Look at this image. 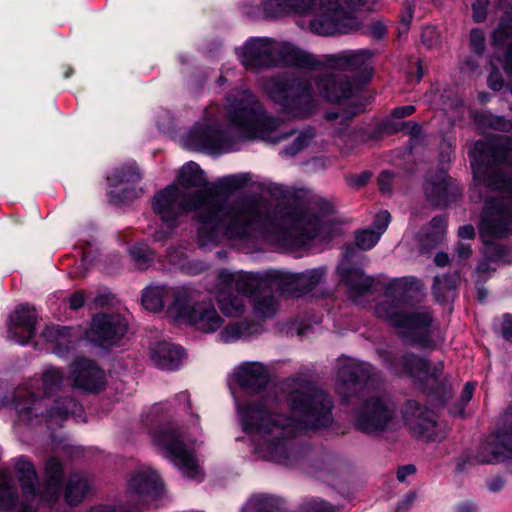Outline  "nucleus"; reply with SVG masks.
<instances>
[{"label":"nucleus","instance_id":"obj_1","mask_svg":"<svg viewBox=\"0 0 512 512\" xmlns=\"http://www.w3.org/2000/svg\"><path fill=\"white\" fill-rule=\"evenodd\" d=\"M153 210L168 226L188 212H194L200 226L198 240L202 247L214 246L223 239L246 240L257 234L273 233L285 243L306 245L322 233H329L333 222V205L317 199L308 209L271 205L262 199L248 198L223 205L211 189L185 194L176 184L158 191L152 200Z\"/></svg>","mask_w":512,"mask_h":512},{"label":"nucleus","instance_id":"obj_2","mask_svg":"<svg viewBox=\"0 0 512 512\" xmlns=\"http://www.w3.org/2000/svg\"><path fill=\"white\" fill-rule=\"evenodd\" d=\"M289 387L287 401L293 416L282 411V396L277 388L241 407L239 416L244 431L255 434L253 450L260 458L292 467L306 452L296 443L295 436L328 427L333 422V401L307 380L293 379Z\"/></svg>","mask_w":512,"mask_h":512},{"label":"nucleus","instance_id":"obj_3","mask_svg":"<svg viewBox=\"0 0 512 512\" xmlns=\"http://www.w3.org/2000/svg\"><path fill=\"white\" fill-rule=\"evenodd\" d=\"M475 187L471 197L481 199L477 189L483 186L493 193L485 203L480 231L483 234L502 237L512 234V141L508 137L478 140L470 151Z\"/></svg>","mask_w":512,"mask_h":512},{"label":"nucleus","instance_id":"obj_4","mask_svg":"<svg viewBox=\"0 0 512 512\" xmlns=\"http://www.w3.org/2000/svg\"><path fill=\"white\" fill-rule=\"evenodd\" d=\"M370 366L355 359L339 360L336 378V391L343 400L353 396L362 399L354 410V426L365 434H378L392 430L396 426V407L384 393H370Z\"/></svg>","mask_w":512,"mask_h":512},{"label":"nucleus","instance_id":"obj_5","mask_svg":"<svg viewBox=\"0 0 512 512\" xmlns=\"http://www.w3.org/2000/svg\"><path fill=\"white\" fill-rule=\"evenodd\" d=\"M63 381L60 369L47 366L40 377L17 387L11 397L3 401V405H11L19 419L29 424L45 420L62 421L81 411V407L71 398L51 399L60 390Z\"/></svg>","mask_w":512,"mask_h":512},{"label":"nucleus","instance_id":"obj_6","mask_svg":"<svg viewBox=\"0 0 512 512\" xmlns=\"http://www.w3.org/2000/svg\"><path fill=\"white\" fill-rule=\"evenodd\" d=\"M407 278L394 281L387 289V298L375 307L377 317L399 330L403 337L421 348L437 345L438 331L431 326L432 316L427 308H411Z\"/></svg>","mask_w":512,"mask_h":512},{"label":"nucleus","instance_id":"obj_7","mask_svg":"<svg viewBox=\"0 0 512 512\" xmlns=\"http://www.w3.org/2000/svg\"><path fill=\"white\" fill-rule=\"evenodd\" d=\"M225 117L243 137L277 143L294 133L284 122L267 115L256 97L247 90H233L226 97Z\"/></svg>","mask_w":512,"mask_h":512},{"label":"nucleus","instance_id":"obj_8","mask_svg":"<svg viewBox=\"0 0 512 512\" xmlns=\"http://www.w3.org/2000/svg\"><path fill=\"white\" fill-rule=\"evenodd\" d=\"M23 500L17 512H36L41 504H53L60 495L63 467L56 458H49L44 466L45 483L40 486L33 463L25 456L13 459Z\"/></svg>","mask_w":512,"mask_h":512},{"label":"nucleus","instance_id":"obj_9","mask_svg":"<svg viewBox=\"0 0 512 512\" xmlns=\"http://www.w3.org/2000/svg\"><path fill=\"white\" fill-rule=\"evenodd\" d=\"M242 65L248 70L289 65L312 69L319 61L316 56L291 43L278 42L271 38H251L237 50Z\"/></svg>","mask_w":512,"mask_h":512},{"label":"nucleus","instance_id":"obj_10","mask_svg":"<svg viewBox=\"0 0 512 512\" xmlns=\"http://www.w3.org/2000/svg\"><path fill=\"white\" fill-rule=\"evenodd\" d=\"M264 89L288 117L305 118L317 107V98L308 80L272 77L265 82Z\"/></svg>","mask_w":512,"mask_h":512},{"label":"nucleus","instance_id":"obj_11","mask_svg":"<svg viewBox=\"0 0 512 512\" xmlns=\"http://www.w3.org/2000/svg\"><path fill=\"white\" fill-rule=\"evenodd\" d=\"M370 0H345V8L339 0H321L319 12L310 22V29L324 36L356 31L360 23L352 16L358 10H372Z\"/></svg>","mask_w":512,"mask_h":512},{"label":"nucleus","instance_id":"obj_12","mask_svg":"<svg viewBox=\"0 0 512 512\" xmlns=\"http://www.w3.org/2000/svg\"><path fill=\"white\" fill-rule=\"evenodd\" d=\"M153 443L184 476L197 480L202 478L194 441L186 433L174 427L163 428L153 434Z\"/></svg>","mask_w":512,"mask_h":512},{"label":"nucleus","instance_id":"obj_13","mask_svg":"<svg viewBox=\"0 0 512 512\" xmlns=\"http://www.w3.org/2000/svg\"><path fill=\"white\" fill-rule=\"evenodd\" d=\"M217 107L206 109L204 117L184 137V145L196 151L208 153H228L236 150L237 139L227 131L218 128Z\"/></svg>","mask_w":512,"mask_h":512},{"label":"nucleus","instance_id":"obj_14","mask_svg":"<svg viewBox=\"0 0 512 512\" xmlns=\"http://www.w3.org/2000/svg\"><path fill=\"white\" fill-rule=\"evenodd\" d=\"M175 321L189 324L202 333H213L221 328L224 319L215 307L211 298L196 299L194 292L188 289V296L179 308H172Z\"/></svg>","mask_w":512,"mask_h":512},{"label":"nucleus","instance_id":"obj_15","mask_svg":"<svg viewBox=\"0 0 512 512\" xmlns=\"http://www.w3.org/2000/svg\"><path fill=\"white\" fill-rule=\"evenodd\" d=\"M436 415L422 408L415 401H408L403 411V419L413 434L426 441H440L446 436V429L439 424Z\"/></svg>","mask_w":512,"mask_h":512},{"label":"nucleus","instance_id":"obj_16","mask_svg":"<svg viewBox=\"0 0 512 512\" xmlns=\"http://www.w3.org/2000/svg\"><path fill=\"white\" fill-rule=\"evenodd\" d=\"M373 53L368 49L347 50L336 54L326 55L313 69L324 66L330 70L355 72L363 79L372 76Z\"/></svg>","mask_w":512,"mask_h":512},{"label":"nucleus","instance_id":"obj_17","mask_svg":"<svg viewBox=\"0 0 512 512\" xmlns=\"http://www.w3.org/2000/svg\"><path fill=\"white\" fill-rule=\"evenodd\" d=\"M272 271L260 274L253 272L232 273L221 270L218 273L217 281L220 286L235 289L242 297L254 296L266 287L277 289V280L270 276Z\"/></svg>","mask_w":512,"mask_h":512},{"label":"nucleus","instance_id":"obj_18","mask_svg":"<svg viewBox=\"0 0 512 512\" xmlns=\"http://www.w3.org/2000/svg\"><path fill=\"white\" fill-rule=\"evenodd\" d=\"M387 365L393 373L407 375L414 381L425 385L435 382L443 371L442 362L430 367L425 359L414 354H405Z\"/></svg>","mask_w":512,"mask_h":512},{"label":"nucleus","instance_id":"obj_19","mask_svg":"<svg viewBox=\"0 0 512 512\" xmlns=\"http://www.w3.org/2000/svg\"><path fill=\"white\" fill-rule=\"evenodd\" d=\"M127 331V322L119 314L96 315L86 333L88 340L100 346H110L118 342Z\"/></svg>","mask_w":512,"mask_h":512},{"label":"nucleus","instance_id":"obj_20","mask_svg":"<svg viewBox=\"0 0 512 512\" xmlns=\"http://www.w3.org/2000/svg\"><path fill=\"white\" fill-rule=\"evenodd\" d=\"M188 296L186 287L149 286L142 294V304L145 309L157 312L167 304L168 316L175 319L172 308H179Z\"/></svg>","mask_w":512,"mask_h":512},{"label":"nucleus","instance_id":"obj_21","mask_svg":"<svg viewBox=\"0 0 512 512\" xmlns=\"http://www.w3.org/2000/svg\"><path fill=\"white\" fill-rule=\"evenodd\" d=\"M323 268L307 270L302 273L274 270L270 274L277 280V289L299 296L313 290L323 279Z\"/></svg>","mask_w":512,"mask_h":512},{"label":"nucleus","instance_id":"obj_22","mask_svg":"<svg viewBox=\"0 0 512 512\" xmlns=\"http://www.w3.org/2000/svg\"><path fill=\"white\" fill-rule=\"evenodd\" d=\"M479 463H512V428L490 435L476 454Z\"/></svg>","mask_w":512,"mask_h":512},{"label":"nucleus","instance_id":"obj_23","mask_svg":"<svg viewBox=\"0 0 512 512\" xmlns=\"http://www.w3.org/2000/svg\"><path fill=\"white\" fill-rule=\"evenodd\" d=\"M323 73L315 80L318 94L330 102H340L352 96L354 84L343 73L338 70H330Z\"/></svg>","mask_w":512,"mask_h":512},{"label":"nucleus","instance_id":"obj_24","mask_svg":"<svg viewBox=\"0 0 512 512\" xmlns=\"http://www.w3.org/2000/svg\"><path fill=\"white\" fill-rule=\"evenodd\" d=\"M128 493L137 501L158 497L163 490V483L156 471L141 466L130 476L127 485Z\"/></svg>","mask_w":512,"mask_h":512},{"label":"nucleus","instance_id":"obj_25","mask_svg":"<svg viewBox=\"0 0 512 512\" xmlns=\"http://www.w3.org/2000/svg\"><path fill=\"white\" fill-rule=\"evenodd\" d=\"M231 377L244 391L255 394L266 387L270 375L263 363L253 361L238 365Z\"/></svg>","mask_w":512,"mask_h":512},{"label":"nucleus","instance_id":"obj_26","mask_svg":"<svg viewBox=\"0 0 512 512\" xmlns=\"http://www.w3.org/2000/svg\"><path fill=\"white\" fill-rule=\"evenodd\" d=\"M424 191L428 200L438 207L448 206L460 194L458 185L443 170L428 177Z\"/></svg>","mask_w":512,"mask_h":512},{"label":"nucleus","instance_id":"obj_27","mask_svg":"<svg viewBox=\"0 0 512 512\" xmlns=\"http://www.w3.org/2000/svg\"><path fill=\"white\" fill-rule=\"evenodd\" d=\"M141 179V173L139 172L137 166L135 164H129L125 167L115 169L108 177L107 180L110 184V186L117 188L120 185L124 184H134L139 182ZM142 192L141 189H137L135 187L131 188H124L123 190H111L110 191V197L111 200L118 204L123 203L126 201H130L134 198H137L140 193Z\"/></svg>","mask_w":512,"mask_h":512},{"label":"nucleus","instance_id":"obj_28","mask_svg":"<svg viewBox=\"0 0 512 512\" xmlns=\"http://www.w3.org/2000/svg\"><path fill=\"white\" fill-rule=\"evenodd\" d=\"M36 314L33 308L26 304L19 305L9 316L8 338L25 345L34 335Z\"/></svg>","mask_w":512,"mask_h":512},{"label":"nucleus","instance_id":"obj_29","mask_svg":"<svg viewBox=\"0 0 512 512\" xmlns=\"http://www.w3.org/2000/svg\"><path fill=\"white\" fill-rule=\"evenodd\" d=\"M74 385L86 391H98L105 383L103 371L91 360L77 358L71 366Z\"/></svg>","mask_w":512,"mask_h":512},{"label":"nucleus","instance_id":"obj_30","mask_svg":"<svg viewBox=\"0 0 512 512\" xmlns=\"http://www.w3.org/2000/svg\"><path fill=\"white\" fill-rule=\"evenodd\" d=\"M42 336L49 344L52 353L59 357L66 356L80 339L78 330L60 326L47 327Z\"/></svg>","mask_w":512,"mask_h":512},{"label":"nucleus","instance_id":"obj_31","mask_svg":"<svg viewBox=\"0 0 512 512\" xmlns=\"http://www.w3.org/2000/svg\"><path fill=\"white\" fill-rule=\"evenodd\" d=\"M184 356V351L180 346L169 342H158L150 347L152 363L163 370L177 369Z\"/></svg>","mask_w":512,"mask_h":512},{"label":"nucleus","instance_id":"obj_32","mask_svg":"<svg viewBox=\"0 0 512 512\" xmlns=\"http://www.w3.org/2000/svg\"><path fill=\"white\" fill-rule=\"evenodd\" d=\"M214 294L221 313L226 317L236 318L245 314L247 305L244 297L235 294L232 289L220 286L217 281Z\"/></svg>","mask_w":512,"mask_h":512},{"label":"nucleus","instance_id":"obj_33","mask_svg":"<svg viewBox=\"0 0 512 512\" xmlns=\"http://www.w3.org/2000/svg\"><path fill=\"white\" fill-rule=\"evenodd\" d=\"M338 273L354 299L367 293L374 283L373 279L365 275L362 270L346 269L343 264L338 267Z\"/></svg>","mask_w":512,"mask_h":512},{"label":"nucleus","instance_id":"obj_34","mask_svg":"<svg viewBox=\"0 0 512 512\" xmlns=\"http://www.w3.org/2000/svg\"><path fill=\"white\" fill-rule=\"evenodd\" d=\"M316 0H262L265 13L278 17L287 13L305 14L309 12Z\"/></svg>","mask_w":512,"mask_h":512},{"label":"nucleus","instance_id":"obj_35","mask_svg":"<svg viewBox=\"0 0 512 512\" xmlns=\"http://www.w3.org/2000/svg\"><path fill=\"white\" fill-rule=\"evenodd\" d=\"M176 182L182 190L183 188H202L210 189L206 187L207 181L204 172L200 169L199 165L195 162H188L181 167L179 170ZM213 191V189L211 188Z\"/></svg>","mask_w":512,"mask_h":512},{"label":"nucleus","instance_id":"obj_36","mask_svg":"<svg viewBox=\"0 0 512 512\" xmlns=\"http://www.w3.org/2000/svg\"><path fill=\"white\" fill-rule=\"evenodd\" d=\"M251 304L254 316L261 320L274 317L279 308L276 298L271 293H265L264 289L253 296Z\"/></svg>","mask_w":512,"mask_h":512},{"label":"nucleus","instance_id":"obj_37","mask_svg":"<svg viewBox=\"0 0 512 512\" xmlns=\"http://www.w3.org/2000/svg\"><path fill=\"white\" fill-rule=\"evenodd\" d=\"M282 501L274 496L257 494L253 495L242 508V512H277Z\"/></svg>","mask_w":512,"mask_h":512},{"label":"nucleus","instance_id":"obj_38","mask_svg":"<svg viewBox=\"0 0 512 512\" xmlns=\"http://www.w3.org/2000/svg\"><path fill=\"white\" fill-rule=\"evenodd\" d=\"M501 6L505 7V15L492 33V44L495 47L503 45L512 36V0H502Z\"/></svg>","mask_w":512,"mask_h":512},{"label":"nucleus","instance_id":"obj_39","mask_svg":"<svg viewBox=\"0 0 512 512\" xmlns=\"http://www.w3.org/2000/svg\"><path fill=\"white\" fill-rule=\"evenodd\" d=\"M88 490L87 478L82 474H73L70 476L66 486V501L71 505L78 504L83 500Z\"/></svg>","mask_w":512,"mask_h":512},{"label":"nucleus","instance_id":"obj_40","mask_svg":"<svg viewBox=\"0 0 512 512\" xmlns=\"http://www.w3.org/2000/svg\"><path fill=\"white\" fill-rule=\"evenodd\" d=\"M17 488L14 478L6 471L0 470V508L16 507Z\"/></svg>","mask_w":512,"mask_h":512},{"label":"nucleus","instance_id":"obj_41","mask_svg":"<svg viewBox=\"0 0 512 512\" xmlns=\"http://www.w3.org/2000/svg\"><path fill=\"white\" fill-rule=\"evenodd\" d=\"M258 330V327L246 322H230L220 332L219 337L223 342H234L249 337Z\"/></svg>","mask_w":512,"mask_h":512},{"label":"nucleus","instance_id":"obj_42","mask_svg":"<svg viewBox=\"0 0 512 512\" xmlns=\"http://www.w3.org/2000/svg\"><path fill=\"white\" fill-rule=\"evenodd\" d=\"M447 223L443 217H435L430 223L424 228L421 240L426 245H435L441 241L446 233Z\"/></svg>","mask_w":512,"mask_h":512},{"label":"nucleus","instance_id":"obj_43","mask_svg":"<svg viewBox=\"0 0 512 512\" xmlns=\"http://www.w3.org/2000/svg\"><path fill=\"white\" fill-rule=\"evenodd\" d=\"M458 282L459 276L457 274L436 276L433 285V293L435 297L438 300L447 299L457 288Z\"/></svg>","mask_w":512,"mask_h":512},{"label":"nucleus","instance_id":"obj_44","mask_svg":"<svg viewBox=\"0 0 512 512\" xmlns=\"http://www.w3.org/2000/svg\"><path fill=\"white\" fill-rule=\"evenodd\" d=\"M485 256L494 263H512V248L501 244H486Z\"/></svg>","mask_w":512,"mask_h":512},{"label":"nucleus","instance_id":"obj_45","mask_svg":"<svg viewBox=\"0 0 512 512\" xmlns=\"http://www.w3.org/2000/svg\"><path fill=\"white\" fill-rule=\"evenodd\" d=\"M314 138V132L312 129H307L300 132L294 140L292 146L285 147L283 153L289 156H293L305 147H307Z\"/></svg>","mask_w":512,"mask_h":512},{"label":"nucleus","instance_id":"obj_46","mask_svg":"<svg viewBox=\"0 0 512 512\" xmlns=\"http://www.w3.org/2000/svg\"><path fill=\"white\" fill-rule=\"evenodd\" d=\"M379 239H380L379 234H376V232L374 230L365 229V230L359 231L356 234L355 242H356V245L358 248H360L362 250H369L377 244Z\"/></svg>","mask_w":512,"mask_h":512},{"label":"nucleus","instance_id":"obj_47","mask_svg":"<svg viewBox=\"0 0 512 512\" xmlns=\"http://www.w3.org/2000/svg\"><path fill=\"white\" fill-rule=\"evenodd\" d=\"M480 123L490 126L491 128L499 131H511L512 122L505 120L503 117L483 114Z\"/></svg>","mask_w":512,"mask_h":512},{"label":"nucleus","instance_id":"obj_48","mask_svg":"<svg viewBox=\"0 0 512 512\" xmlns=\"http://www.w3.org/2000/svg\"><path fill=\"white\" fill-rule=\"evenodd\" d=\"M492 264H494V261L489 260L487 256L485 260L478 264L475 272L476 285L487 280L496 271V266Z\"/></svg>","mask_w":512,"mask_h":512},{"label":"nucleus","instance_id":"obj_49","mask_svg":"<svg viewBox=\"0 0 512 512\" xmlns=\"http://www.w3.org/2000/svg\"><path fill=\"white\" fill-rule=\"evenodd\" d=\"M470 46L475 54L482 55L485 51V33L479 28H474L470 32Z\"/></svg>","mask_w":512,"mask_h":512},{"label":"nucleus","instance_id":"obj_50","mask_svg":"<svg viewBox=\"0 0 512 512\" xmlns=\"http://www.w3.org/2000/svg\"><path fill=\"white\" fill-rule=\"evenodd\" d=\"M421 40L422 43L429 48L436 47L440 43V33L434 27H425L421 34Z\"/></svg>","mask_w":512,"mask_h":512},{"label":"nucleus","instance_id":"obj_51","mask_svg":"<svg viewBox=\"0 0 512 512\" xmlns=\"http://www.w3.org/2000/svg\"><path fill=\"white\" fill-rule=\"evenodd\" d=\"M390 221V213L388 211H380L375 217L372 230L381 237V235L386 231Z\"/></svg>","mask_w":512,"mask_h":512},{"label":"nucleus","instance_id":"obj_52","mask_svg":"<svg viewBox=\"0 0 512 512\" xmlns=\"http://www.w3.org/2000/svg\"><path fill=\"white\" fill-rule=\"evenodd\" d=\"M130 255L136 262H146L151 259V252L143 243L134 245L130 249Z\"/></svg>","mask_w":512,"mask_h":512},{"label":"nucleus","instance_id":"obj_53","mask_svg":"<svg viewBox=\"0 0 512 512\" xmlns=\"http://www.w3.org/2000/svg\"><path fill=\"white\" fill-rule=\"evenodd\" d=\"M305 512H336L335 508L323 500H311L304 505Z\"/></svg>","mask_w":512,"mask_h":512},{"label":"nucleus","instance_id":"obj_54","mask_svg":"<svg viewBox=\"0 0 512 512\" xmlns=\"http://www.w3.org/2000/svg\"><path fill=\"white\" fill-rule=\"evenodd\" d=\"M489 0H476L472 4L473 20L475 22H483L487 15V6Z\"/></svg>","mask_w":512,"mask_h":512},{"label":"nucleus","instance_id":"obj_55","mask_svg":"<svg viewBox=\"0 0 512 512\" xmlns=\"http://www.w3.org/2000/svg\"><path fill=\"white\" fill-rule=\"evenodd\" d=\"M251 180L250 174L233 175L227 178V184L232 188H241Z\"/></svg>","mask_w":512,"mask_h":512},{"label":"nucleus","instance_id":"obj_56","mask_svg":"<svg viewBox=\"0 0 512 512\" xmlns=\"http://www.w3.org/2000/svg\"><path fill=\"white\" fill-rule=\"evenodd\" d=\"M413 18V11L410 5L405 7L404 12L401 15V26L399 28L401 33H406L409 29L410 22Z\"/></svg>","mask_w":512,"mask_h":512},{"label":"nucleus","instance_id":"obj_57","mask_svg":"<svg viewBox=\"0 0 512 512\" xmlns=\"http://www.w3.org/2000/svg\"><path fill=\"white\" fill-rule=\"evenodd\" d=\"M456 256L459 260H466L472 255L471 246L467 243H458L455 249Z\"/></svg>","mask_w":512,"mask_h":512},{"label":"nucleus","instance_id":"obj_58","mask_svg":"<svg viewBox=\"0 0 512 512\" xmlns=\"http://www.w3.org/2000/svg\"><path fill=\"white\" fill-rule=\"evenodd\" d=\"M392 174L388 171H384L379 175L378 184L383 192H389L391 190Z\"/></svg>","mask_w":512,"mask_h":512},{"label":"nucleus","instance_id":"obj_59","mask_svg":"<svg viewBox=\"0 0 512 512\" xmlns=\"http://www.w3.org/2000/svg\"><path fill=\"white\" fill-rule=\"evenodd\" d=\"M69 307L72 310H77L84 305V296L81 292H75L68 299Z\"/></svg>","mask_w":512,"mask_h":512},{"label":"nucleus","instance_id":"obj_60","mask_svg":"<svg viewBox=\"0 0 512 512\" xmlns=\"http://www.w3.org/2000/svg\"><path fill=\"white\" fill-rule=\"evenodd\" d=\"M475 235V229L472 225H464L458 229V236L462 240L474 239Z\"/></svg>","mask_w":512,"mask_h":512},{"label":"nucleus","instance_id":"obj_61","mask_svg":"<svg viewBox=\"0 0 512 512\" xmlns=\"http://www.w3.org/2000/svg\"><path fill=\"white\" fill-rule=\"evenodd\" d=\"M416 471L415 467L413 465H406L403 467H400L397 471V479L399 482H404L406 478L412 474H414Z\"/></svg>","mask_w":512,"mask_h":512},{"label":"nucleus","instance_id":"obj_62","mask_svg":"<svg viewBox=\"0 0 512 512\" xmlns=\"http://www.w3.org/2000/svg\"><path fill=\"white\" fill-rule=\"evenodd\" d=\"M502 333L506 339L512 340V316H505L502 324Z\"/></svg>","mask_w":512,"mask_h":512},{"label":"nucleus","instance_id":"obj_63","mask_svg":"<svg viewBox=\"0 0 512 512\" xmlns=\"http://www.w3.org/2000/svg\"><path fill=\"white\" fill-rule=\"evenodd\" d=\"M475 385L473 383H466L461 394V402L467 404L473 396Z\"/></svg>","mask_w":512,"mask_h":512},{"label":"nucleus","instance_id":"obj_64","mask_svg":"<svg viewBox=\"0 0 512 512\" xmlns=\"http://www.w3.org/2000/svg\"><path fill=\"white\" fill-rule=\"evenodd\" d=\"M504 69L512 75V44L508 47V50L504 59Z\"/></svg>","mask_w":512,"mask_h":512}]
</instances>
